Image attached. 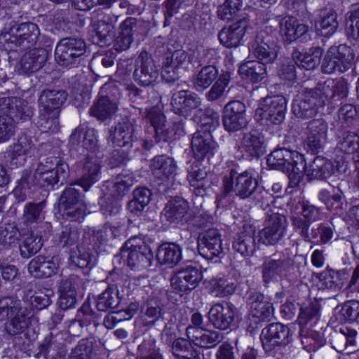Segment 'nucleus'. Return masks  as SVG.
<instances>
[{"mask_svg": "<svg viewBox=\"0 0 359 359\" xmlns=\"http://www.w3.org/2000/svg\"><path fill=\"white\" fill-rule=\"evenodd\" d=\"M69 176L67 163L60 162L57 157H49L39 163L33 175L28 170L23 174L13 194L20 201H24L30 194V189L36 185L40 187L64 184Z\"/></svg>", "mask_w": 359, "mask_h": 359, "instance_id": "1", "label": "nucleus"}, {"mask_svg": "<svg viewBox=\"0 0 359 359\" xmlns=\"http://www.w3.org/2000/svg\"><path fill=\"white\" fill-rule=\"evenodd\" d=\"M224 197L233 192L241 199L252 198L261 201L268 195L264 187L258 185V181L250 170L239 172L235 168L230 170L223 178Z\"/></svg>", "mask_w": 359, "mask_h": 359, "instance_id": "2", "label": "nucleus"}, {"mask_svg": "<svg viewBox=\"0 0 359 359\" xmlns=\"http://www.w3.org/2000/svg\"><path fill=\"white\" fill-rule=\"evenodd\" d=\"M266 162L271 168L287 174L291 187L298 186L302 180L305 158L297 151L285 147L277 148L268 156Z\"/></svg>", "mask_w": 359, "mask_h": 359, "instance_id": "3", "label": "nucleus"}, {"mask_svg": "<svg viewBox=\"0 0 359 359\" xmlns=\"http://www.w3.org/2000/svg\"><path fill=\"white\" fill-rule=\"evenodd\" d=\"M1 36L10 50H15L18 48L25 49L36 43L40 36V29L34 22L18 24L12 20L6 25Z\"/></svg>", "mask_w": 359, "mask_h": 359, "instance_id": "4", "label": "nucleus"}, {"mask_svg": "<svg viewBox=\"0 0 359 359\" xmlns=\"http://www.w3.org/2000/svg\"><path fill=\"white\" fill-rule=\"evenodd\" d=\"M134 177L131 174H118L111 183L110 193L105 194L100 201V209L106 215L118 213L121 209L119 200L126 196L134 184Z\"/></svg>", "mask_w": 359, "mask_h": 359, "instance_id": "5", "label": "nucleus"}, {"mask_svg": "<svg viewBox=\"0 0 359 359\" xmlns=\"http://www.w3.org/2000/svg\"><path fill=\"white\" fill-rule=\"evenodd\" d=\"M118 16L97 10L93 13L91 38L93 43L100 46L110 45L114 39Z\"/></svg>", "mask_w": 359, "mask_h": 359, "instance_id": "6", "label": "nucleus"}, {"mask_svg": "<svg viewBox=\"0 0 359 359\" xmlns=\"http://www.w3.org/2000/svg\"><path fill=\"white\" fill-rule=\"evenodd\" d=\"M121 255L126 259L128 267L134 271L149 267L154 258L150 247L137 238H130L125 243Z\"/></svg>", "mask_w": 359, "mask_h": 359, "instance_id": "7", "label": "nucleus"}, {"mask_svg": "<svg viewBox=\"0 0 359 359\" xmlns=\"http://www.w3.org/2000/svg\"><path fill=\"white\" fill-rule=\"evenodd\" d=\"M354 50L346 44L331 46L327 51L321 65L324 74L336 72H344L351 69L354 63Z\"/></svg>", "mask_w": 359, "mask_h": 359, "instance_id": "8", "label": "nucleus"}, {"mask_svg": "<svg viewBox=\"0 0 359 359\" xmlns=\"http://www.w3.org/2000/svg\"><path fill=\"white\" fill-rule=\"evenodd\" d=\"M287 100L283 95L267 96L260 100L255 116L263 124L281 123L285 117Z\"/></svg>", "mask_w": 359, "mask_h": 359, "instance_id": "9", "label": "nucleus"}, {"mask_svg": "<svg viewBox=\"0 0 359 359\" xmlns=\"http://www.w3.org/2000/svg\"><path fill=\"white\" fill-rule=\"evenodd\" d=\"M140 127L128 116L118 121L109 130V140L114 146L132 148L139 142Z\"/></svg>", "mask_w": 359, "mask_h": 359, "instance_id": "10", "label": "nucleus"}, {"mask_svg": "<svg viewBox=\"0 0 359 359\" xmlns=\"http://www.w3.org/2000/svg\"><path fill=\"white\" fill-rule=\"evenodd\" d=\"M72 184L67 187L59 198V207L71 221H81L86 214V205L79 189Z\"/></svg>", "mask_w": 359, "mask_h": 359, "instance_id": "11", "label": "nucleus"}, {"mask_svg": "<svg viewBox=\"0 0 359 359\" xmlns=\"http://www.w3.org/2000/svg\"><path fill=\"white\" fill-rule=\"evenodd\" d=\"M86 51V42L82 38L65 37L57 43L55 50V57L60 65L69 66L79 61Z\"/></svg>", "mask_w": 359, "mask_h": 359, "instance_id": "12", "label": "nucleus"}, {"mask_svg": "<svg viewBox=\"0 0 359 359\" xmlns=\"http://www.w3.org/2000/svg\"><path fill=\"white\" fill-rule=\"evenodd\" d=\"M292 264L291 258L283 252L265 257L262 264V277L264 286L277 281L287 272Z\"/></svg>", "mask_w": 359, "mask_h": 359, "instance_id": "13", "label": "nucleus"}, {"mask_svg": "<svg viewBox=\"0 0 359 359\" xmlns=\"http://www.w3.org/2000/svg\"><path fill=\"white\" fill-rule=\"evenodd\" d=\"M134 81L142 87L154 86L159 76V71L150 54L142 50L135 58Z\"/></svg>", "mask_w": 359, "mask_h": 359, "instance_id": "14", "label": "nucleus"}, {"mask_svg": "<svg viewBox=\"0 0 359 359\" xmlns=\"http://www.w3.org/2000/svg\"><path fill=\"white\" fill-rule=\"evenodd\" d=\"M260 339L266 353H272L277 347L285 346L292 340L290 328L280 323H271L262 329Z\"/></svg>", "mask_w": 359, "mask_h": 359, "instance_id": "15", "label": "nucleus"}, {"mask_svg": "<svg viewBox=\"0 0 359 359\" xmlns=\"http://www.w3.org/2000/svg\"><path fill=\"white\" fill-rule=\"evenodd\" d=\"M265 152L264 137L258 130L243 133L240 144H235L231 151L232 156L238 159L245 155L258 158Z\"/></svg>", "mask_w": 359, "mask_h": 359, "instance_id": "16", "label": "nucleus"}, {"mask_svg": "<svg viewBox=\"0 0 359 359\" xmlns=\"http://www.w3.org/2000/svg\"><path fill=\"white\" fill-rule=\"evenodd\" d=\"M325 104V102L316 86L304 94L297 95L293 100L292 109L297 117L305 119L313 117L318 108Z\"/></svg>", "mask_w": 359, "mask_h": 359, "instance_id": "17", "label": "nucleus"}, {"mask_svg": "<svg viewBox=\"0 0 359 359\" xmlns=\"http://www.w3.org/2000/svg\"><path fill=\"white\" fill-rule=\"evenodd\" d=\"M0 111L17 123L30 121L34 115L33 107L27 101L16 97H1Z\"/></svg>", "mask_w": 359, "mask_h": 359, "instance_id": "18", "label": "nucleus"}, {"mask_svg": "<svg viewBox=\"0 0 359 359\" xmlns=\"http://www.w3.org/2000/svg\"><path fill=\"white\" fill-rule=\"evenodd\" d=\"M130 282L128 280L109 285L106 290L98 295L96 308L99 311L107 312L116 309L121 299L130 294Z\"/></svg>", "mask_w": 359, "mask_h": 359, "instance_id": "19", "label": "nucleus"}, {"mask_svg": "<svg viewBox=\"0 0 359 359\" xmlns=\"http://www.w3.org/2000/svg\"><path fill=\"white\" fill-rule=\"evenodd\" d=\"M238 314V310L232 303H217L209 310L208 319L214 328L226 330L235 325V320Z\"/></svg>", "mask_w": 359, "mask_h": 359, "instance_id": "20", "label": "nucleus"}, {"mask_svg": "<svg viewBox=\"0 0 359 359\" xmlns=\"http://www.w3.org/2000/svg\"><path fill=\"white\" fill-rule=\"evenodd\" d=\"M277 44L265 32H258L249 45L251 54L259 62L273 63L277 57Z\"/></svg>", "mask_w": 359, "mask_h": 359, "instance_id": "21", "label": "nucleus"}, {"mask_svg": "<svg viewBox=\"0 0 359 359\" xmlns=\"http://www.w3.org/2000/svg\"><path fill=\"white\" fill-rule=\"evenodd\" d=\"M266 222V226L258 233V243L274 245L284 236L286 218L279 213H272L268 216Z\"/></svg>", "mask_w": 359, "mask_h": 359, "instance_id": "22", "label": "nucleus"}, {"mask_svg": "<svg viewBox=\"0 0 359 359\" xmlns=\"http://www.w3.org/2000/svg\"><path fill=\"white\" fill-rule=\"evenodd\" d=\"M203 274L196 266H188L178 270L170 279L172 290L177 293H188L201 281Z\"/></svg>", "mask_w": 359, "mask_h": 359, "instance_id": "23", "label": "nucleus"}, {"mask_svg": "<svg viewBox=\"0 0 359 359\" xmlns=\"http://www.w3.org/2000/svg\"><path fill=\"white\" fill-rule=\"evenodd\" d=\"M250 29V20L243 18L229 26L223 27L218 33L219 42L225 47H238L245 34Z\"/></svg>", "mask_w": 359, "mask_h": 359, "instance_id": "24", "label": "nucleus"}, {"mask_svg": "<svg viewBox=\"0 0 359 359\" xmlns=\"http://www.w3.org/2000/svg\"><path fill=\"white\" fill-rule=\"evenodd\" d=\"M327 124L322 118L313 119L308 123L305 134V146L312 154L320 153L327 139Z\"/></svg>", "mask_w": 359, "mask_h": 359, "instance_id": "25", "label": "nucleus"}, {"mask_svg": "<svg viewBox=\"0 0 359 359\" xmlns=\"http://www.w3.org/2000/svg\"><path fill=\"white\" fill-rule=\"evenodd\" d=\"M198 253L206 259L219 257L223 252L221 235L216 229H209L198 239Z\"/></svg>", "mask_w": 359, "mask_h": 359, "instance_id": "26", "label": "nucleus"}, {"mask_svg": "<svg viewBox=\"0 0 359 359\" xmlns=\"http://www.w3.org/2000/svg\"><path fill=\"white\" fill-rule=\"evenodd\" d=\"M100 156L87 155L84 159L80 177L76 180V184L81 187L85 191L90 188L101 177V158Z\"/></svg>", "mask_w": 359, "mask_h": 359, "instance_id": "27", "label": "nucleus"}, {"mask_svg": "<svg viewBox=\"0 0 359 359\" xmlns=\"http://www.w3.org/2000/svg\"><path fill=\"white\" fill-rule=\"evenodd\" d=\"M247 304L250 307L252 316L259 321H269L273 317L274 310L273 304L264 294L257 291L250 292Z\"/></svg>", "mask_w": 359, "mask_h": 359, "instance_id": "28", "label": "nucleus"}, {"mask_svg": "<svg viewBox=\"0 0 359 359\" xmlns=\"http://www.w3.org/2000/svg\"><path fill=\"white\" fill-rule=\"evenodd\" d=\"M216 142L208 130H198L191 139V149L195 158L202 161L213 156Z\"/></svg>", "mask_w": 359, "mask_h": 359, "instance_id": "29", "label": "nucleus"}, {"mask_svg": "<svg viewBox=\"0 0 359 359\" xmlns=\"http://www.w3.org/2000/svg\"><path fill=\"white\" fill-rule=\"evenodd\" d=\"M68 93L63 89H44L38 99L39 110L60 114Z\"/></svg>", "mask_w": 359, "mask_h": 359, "instance_id": "30", "label": "nucleus"}, {"mask_svg": "<svg viewBox=\"0 0 359 359\" xmlns=\"http://www.w3.org/2000/svg\"><path fill=\"white\" fill-rule=\"evenodd\" d=\"M201 99L195 93L188 90H180L175 93L171 97L172 110L175 114L186 116L192 109L198 108Z\"/></svg>", "mask_w": 359, "mask_h": 359, "instance_id": "31", "label": "nucleus"}, {"mask_svg": "<svg viewBox=\"0 0 359 359\" xmlns=\"http://www.w3.org/2000/svg\"><path fill=\"white\" fill-rule=\"evenodd\" d=\"M29 273L37 278H46L57 273L58 264L54 257H48L44 255L34 257L28 264Z\"/></svg>", "mask_w": 359, "mask_h": 359, "instance_id": "32", "label": "nucleus"}, {"mask_svg": "<svg viewBox=\"0 0 359 359\" xmlns=\"http://www.w3.org/2000/svg\"><path fill=\"white\" fill-rule=\"evenodd\" d=\"M316 90L325 102L330 99L339 100L348 95L347 82L344 79H327L323 82H319L316 85Z\"/></svg>", "mask_w": 359, "mask_h": 359, "instance_id": "33", "label": "nucleus"}, {"mask_svg": "<svg viewBox=\"0 0 359 359\" xmlns=\"http://www.w3.org/2000/svg\"><path fill=\"white\" fill-rule=\"evenodd\" d=\"M118 104L107 95H99L89 109L90 116L100 121L111 119L118 111Z\"/></svg>", "mask_w": 359, "mask_h": 359, "instance_id": "34", "label": "nucleus"}, {"mask_svg": "<svg viewBox=\"0 0 359 359\" xmlns=\"http://www.w3.org/2000/svg\"><path fill=\"white\" fill-rule=\"evenodd\" d=\"M336 11L331 7H325L318 11L316 21L317 31L319 34L330 37L337 30L339 21Z\"/></svg>", "mask_w": 359, "mask_h": 359, "instance_id": "35", "label": "nucleus"}, {"mask_svg": "<svg viewBox=\"0 0 359 359\" xmlns=\"http://www.w3.org/2000/svg\"><path fill=\"white\" fill-rule=\"evenodd\" d=\"M189 209V203L185 199L175 196L166 203L163 209V215L170 223L177 224L186 220Z\"/></svg>", "mask_w": 359, "mask_h": 359, "instance_id": "36", "label": "nucleus"}, {"mask_svg": "<svg viewBox=\"0 0 359 359\" xmlns=\"http://www.w3.org/2000/svg\"><path fill=\"white\" fill-rule=\"evenodd\" d=\"M48 55V51L43 48H34L26 52L20 60L21 70L26 74L37 72L46 62Z\"/></svg>", "mask_w": 359, "mask_h": 359, "instance_id": "37", "label": "nucleus"}, {"mask_svg": "<svg viewBox=\"0 0 359 359\" xmlns=\"http://www.w3.org/2000/svg\"><path fill=\"white\" fill-rule=\"evenodd\" d=\"M346 275L344 271H335L329 267L320 273H314L316 278L318 279V286L320 289H327L334 292H338L343 287Z\"/></svg>", "mask_w": 359, "mask_h": 359, "instance_id": "38", "label": "nucleus"}, {"mask_svg": "<svg viewBox=\"0 0 359 359\" xmlns=\"http://www.w3.org/2000/svg\"><path fill=\"white\" fill-rule=\"evenodd\" d=\"M187 180L192 191L196 196H204L206 190L211 185V182L208 177V173L204 168H201L198 164L192 165L187 175Z\"/></svg>", "mask_w": 359, "mask_h": 359, "instance_id": "39", "label": "nucleus"}, {"mask_svg": "<svg viewBox=\"0 0 359 359\" xmlns=\"http://www.w3.org/2000/svg\"><path fill=\"white\" fill-rule=\"evenodd\" d=\"M334 167L330 161L318 156L313 158L309 165H306L305 162L303 174L305 173L309 180H323L331 176Z\"/></svg>", "mask_w": 359, "mask_h": 359, "instance_id": "40", "label": "nucleus"}, {"mask_svg": "<svg viewBox=\"0 0 359 359\" xmlns=\"http://www.w3.org/2000/svg\"><path fill=\"white\" fill-rule=\"evenodd\" d=\"M27 310L22 309L4 323L3 332L9 337H15L21 334L27 335V330L30 323L29 317L26 314Z\"/></svg>", "mask_w": 359, "mask_h": 359, "instance_id": "41", "label": "nucleus"}, {"mask_svg": "<svg viewBox=\"0 0 359 359\" xmlns=\"http://www.w3.org/2000/svg\"><path fill=\"white\" fill-rule=\"evenodd\" d=\"M150 168L155 177L164 180L175 175L177 164L172 158L161 155L151 160Z\"/></svg>", "mask_w": 359, "mask_h": 359, "instance_id": "42", "label": "nucleus"}, {"mask_svg": "<svg viewBox=\"0 0 359 359\" xmlns=\"http://www.w3.org/2000/svg\"><path fill=\"white\" fill-rule=\"evenodd\" d=\"M323 50L320 47L311 48L308 51L294 50L292 57L295 64L307 70L314 69L319 64Z\"/></svg>", "mask_w": 359, "mask_h": 359, "instance_id": "43", "label": "nucleus"}, {"mask_svg": "<svg viewBox=\"0 0 359 359\" xmlns=\"http://www.w3.org/2000/svg\"><path fill=\"white\" fill-rule=\"evenodd\" d=\"M219 76L218 69L215 65H205L194 73L191 81L196 90H204L217 81Z\"/></svg>", "mask_w": 359, "mask_h": 359, "instance_id": "44", "label": "nucleus"}, {"mask_svg": "<svg viewBox=\"0 0 359 359\" xmlns=\"http://www.w3.org/2000/svg\"><path fill=\"white\" fill-rule=\"evenodd\" d=\"M232 248L242 256L250 257L259 250V246L252 234L242 232L234 238Z\"/></svg>", "mask_w": 359, "mask_h": 359, "instance_id": "45", "label": "nucleus"}, {"mask_svg": "<svg viewBox=\"0 0 359 359\" xmlns=\"http://www.w3.org/2000/svg\"><path fill=\"white\" fill-rule=\"evenodd\" d=\"M79 240L80 231L79 229L70 224L62 226L54 237L55 243L62 248L77 247Z\"/></svg>", "mask_w": 359, "mask_h": 359, "instance_id": "46", "label": "nucleus"}, {"mask_svg": "<svg viewBox=\"0 0 359 359\" xmlns=\"http://www.w3.org/2000/svg\"><path fill=\"white\" fill-rule=\"evenodd\" d=\"M34 147L32 137L27 134H22L18 137L17 142L13 144L11 154V164L22 165L25 161V156Z\"/></svg>", "mask_w": 359, "mask_h": 359, "instance_id": "47", "label": "nucleus"}, {"mask_svg": "<svg viewBox=\"0 0 359 359\" xmlns=\"http://www.w3.org/2000/svg\"><path fill=\"white\" fill-rule=\"evenodd\" d=\"M241 75L252 83L261 81L266 76V64L259 61H248L239 67Z\"/></svg>", "mask_w": 359, "mask_h": 359, "instance_id": "48", "label": "nucleus"}, {"mask_svg": "<svg viewBox=\"0 0 359 359\" xmlns=\"http://www.w3.org/2000/svg\"><path fill=\"white\" fill-rule=\"evenodd\" d=\"M156 256L161 264L176 265L182 259V250L174 243H165L158 247Z\"/></svg>", "mask_w": 359, "mask_h": 359, "instance_id": "49", "label": "nucleus"}, {"mask_svg": "<svg viewBox=\"0 0 359 359\" xmlns=\"http://www.w3.org/2000/svg\"><path fill=\"white\" fill-rule=\"evenodd\" d=\"M189 339L197 346L209 349L219 344L223 339V335L216 330L201 328L199 335L194 334Z\"/></svg>", "mask_w": 359, "mask_h": 359, "instance_id": "50", "label": "nucleus"}, {"mask_svg": "<svg viewBox=\"0 0 359 359\" xmlns=\"http://www.w3.org/2000/svg\"><path fill=\"white\" fill-rule=\"evenodd\" d=\"M344 198V193L338 187L334 188L332 191L322 189L318 194L319 200L325 205L327 209L337 213L343 208Z\"/></svg>", "mask_w": 359, "mask_h": 359, "instance_id": "51", "label": "nucleus"}, {"mask_svg": "<svg viewBox=\"0 0 359 359\" xmlns=\"http://www.w3.org/2000/svg\"><path fill=\"white\" fill-rule=\"evenodd\" d=\"M163 305L156 298L148 299L141 306L142 317L149 325H154L163 316Z\"/></svg>", "mask_w": 359, "mask_h": 359, "instance_id": "52", "label": "nucleus"}, {"mask_svg": "<svg viewBox=\"0 0 359 359\" xmlns=\"http://www.w3.org/2000/svg\"><path fill=\"white\" fill-rule=\"evenodd\" d=\"M46 207V201L39 203H28L23 210L22 222L27 226L34 223H39L44 219L43 209Z\"/></svg>", "mask_w": 359, "mask_h": 359, "instance_id": "53", "label": "nucleus"}, {"mask_svg": "<svg viewBox=\"0 0 359 359\" xmlns=\"http://www.w3.org/2000/svg\"><path fill=\"white\" fill-rule=\"evenodd\" d=\"M358 341V332L355 330L345 327L340 329L339 333L335 336L333 346L337 351L341 353L346 348L355 347Z\"/></svg>", "mask_w": 359, "mask_h": 359, "instance_id": "54", "label": "nucleus"}, {"mask_svg": "<svg viewBox=\"0 0 359 359\" xmlns=\"http://www.w3.org/2000/svg\"><path fill=\"white\" fill-rule=\"evenodd\" d=\"M337 148L342 152L353 154L354 156L359 153V137L350 131L337 133Z\"/></svg>", "mask_w": 359, "mask_h": 359, "instance_id": "55", "label": "nucleus"}, {"mask_svg": "<svg viewBox=\"0 0 359 359\" xmlns=\"http://www.w3.org/2000/svg\"><path fill=\"white\" fill-rule=\"evenodd\" d=\"M60 114L39 110L36 125L42 133H57L60 128Z\"/></svg>", "mask_w": 359, "mask_h": 359, "instance_id": "56", "label": "nucleus"}, {"mask_svg": "<svg viewBox=\"0 0 359 359\" xmlns=\"http://www.w3.org/2000/svg\"><path fill=\"white\" fill-rule=\"evenodd\" d=\"M43 245L42 236L32 233L25 237L20 244V255L22 258L28 259L39 252Z\"/></svg>", "mask_w": 359, "mask_h": 359, "instance_id": "57", "label": "nucleus"}, {"mask_svg": "<svg viewBox=\"0 0 359 359\" xmlns=\"http://www.w3.org/2000/svg\"><path fill=\"white\" fill-rule=\"evenodd\" d=\"M151 192L146 187H139L133 191V198L128 203V210L137 214L142 212L151 200Z\"/></svg>", "mask_w": 359, "mask_h": 359, "instance_id": "58", "label": "nucleus"}, {"mask_svg": "<svg viewBox=\"0 0 359 359\" xmlns=\"http://www.w3.org/2000/svg\"><path fill=\"white\" fill-rule=\"evenodd\" d=\"M100 316L95 311H94L89 304H83V306L78 310L76 317L74 320L71 321L69 327L74 325L75 323H79L80 327H86L91 324L95 326L99 325V320Z\"/></svg>", "mask_w": 359, "mask_h": 359, "instance_id": "59", "label": "nucleus"}, {"mask_svg": "<svg viewBox=\"0 0 359 359\" xmlns=\"http://www.w3.org/2000/svg\"><path fill=\"white\" fill-rule=\"evenodd\" d=\"M22 303L15 296H6L0 299V321L8 320L22 310Z\"/></svg>", "mask_w": 359, "mask_h": 359, "instance_id": "60", "label": "nucleus"}, {"mask_svg": "<svg viewBox=\"0 0 359 359\" xmlns=\"http://www.w3.org/2000/svg\"><path fill=\"white\" fill-rule=\"evenodd\" d=\"M25 295L27 298H29L33 307L41 310L51 304L50 297L53 295V292L50 289H44V290H39L32 293V290H27Z\"/></svg>", "mask_w": 359, "mask_h": 359, "instance_id": "61", "label": "nucleus"}, {"mask_svg": "<svg viewBox=\"0 0 359 359\" xmlns=\"http://www.w3.org/2000/svg\"><path fill=\"white\" fill-rule=\"evenodd\" d=\"M231 80V74L226 72L219 74V78L206 93L205 97L210 102L219 100L224 95Z\"/></svg>", "mask_w": 359, "mask_h": 359, "instance_id": "62", "label": "nucleus"}, {"mask_svg": "<svg viewBox=\"0 0 359 359\" xmlns=\"http://www.w3.org/2000/svg\"><path fill=\"white\" fill-rule=\"evenodd\" d=\"M20 233L15 223L6 222L0 224V245L5 248L15 243Z\"/></svg>", "mask_w": 359, "mask_h": 359, "instance_id": "63", "label": "nucleus"}, {"mask_svg": "<svg viewBox=\"0 0 359 359\" xmlns=\"http://www.w3.org/2000/svg\"><path fill=\"white\" fill-rule=\"evenodd\" d=\"M345 33L350 41H359V8L347 13Z\"/></svg>", "mask_w": 359, "mask_h": 359, "instance_id": "64", "label": "nucleus"}]
</instances>
